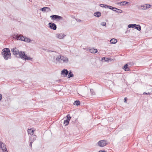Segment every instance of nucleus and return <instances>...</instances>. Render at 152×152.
Returning a JSON list of instances; mask_svg holds the SVG:
<instances>
[{
	"mask_svg": "<svg viewBox=\"0 0 152 152\" xmlns=\"http://www.w3.org/2000/svg\"><path fill=\"white\" fill-rule=\"evenodd\" d=\"M37 138V137L35 135H31L30 136V140L31 142H33L36 140Z\"/></svg>",
	"mask_w": 152,
	"mask_h": 152,
	"instance_id": "nucleus-14",
	"label": "nucleus"
},
{
	"mask_svg": "<svg viewBox=\"0 0 152 152\" xmlns=\"http://www.w3.org/2000/svg\"><path fill=\"white\" fill-rule=\"evenodd\" d=\"M33 142H31H31H30L29 146H30V147L31 148H32V143H33Z\"/></svg>",
	"mask_w": 152,
	"mask_h": 152,
	"instance_id": "nucleus-35",
	"label": "nucleus"
},
{
	"mask_svg": "<svg viewBox=\"0 0 152 152\" xmlns=\"http://www.w3.org/2000/svg\"><path fill=\"white\" fill-rule=\"evenodd\" d=\"M50 18L52 20H63V18L61 16L56 15H53L50 16Z\"/></svg>",
	"mask_w": 152,
	"mask_h": 152,
	"instance_id": "nucleus-4",
	"label": "nucleus"
},
{
	"mask_svg": "<svg viewBox=\"0 0 152 152\" xmlns=\"http://www.w3.org/2000/svg\"><path fill=\"white\" fill-rule=\"evenodd\" d=\"M41 10L43 12H49L51 11V9L49 7H45L41 9Z\"/></svg>",
	"mask_w": 152,
	"mask_h": 152,
	"instance_id": "nucleus-12",
	"label": "nucleus"
},
{
	"mask_svg": "<svg viewBox=\"0 0 152 152\" xmlns=\"http://www.w3.org/2000/svg\"><path fill=\"white\" fill-rule=\"evenodd\" d=\"M49 25V27L51 29L53 30H56L57 28L56 24L53 23H49L48 24Z\"/></svg>",
	"mask_w": 152,
	"mask_h": 152,
	"instance_id": "nucleus-8",
	"label": "nucleus"
},
{
	"mask_svg": "<svg viewBox=\"0 0 152 152\" xmlns=\"http://www.w3.org/2000/svg\"><path fill=\"white\" fill-rule=\"evenodd\" d=\"M106 23L104 22H102L101 23V25L103 26H104L106 25Z\"/></svg>",
	"mask_w": 152,
	"mask_h": 152,
	"instance_id": "nucleus-31",
	"label": "nucleus"
},
{
	"mask_svg": "<svg viewBox=\"0 0 152 152\" xmlns=\"http://www.w3.org/2000/svg\"><path fill=\"white\" fill-rule=\"evenodd\" d=\"M1 54L5 60H7L11 58V53L9 48H6L3 49Z\"/></svg>",
	"mask_w": 152,
	"mask_h": 152,
	"instance_id": "nucleus-1",
	"label": "nucleus"
},
{
	"mask_svg": "<svg viewBox=\"0 0 152 152\" xmlns=\"http://www.w3.org/2000/svg\"><path fill=\"white\" fill-rule=\"evenodd\" d=\"M21 35L17 34L15 36V37L18 40H20V37H21Z\"/></svg>",
	"mask_w": 152,
	"mask_h": 152,
	"instance_id": "nucleus-25",
	"label": "nucleus"
},
{
	"mask_svg": "<svg viewBox=\"0 0 152 152\" xmlns=\"http://www.w3.org/2000/svg\"><path fill=\"white\" fill-rule=\"evenodd\" d=\"M134 28L140 31L141 30V26L139 25H136V26H135Z\"/></svg>",
	"mask_w": 152,
	"mask_h": 152,
	"instance_id": "nucleus-20",
	"label": "nucleus"
},
{
	"mask_svg": "<svg viewBox=\"0 0 152 152\" xmlns=\"http://www.w3.org/2000/svg\"><path fill=\"white\" fill-rule=\"evenodd\" d=\"M145 5V8H143V9L144 10H145L147 8H149L151 7V5L148 4H146Z\"/></svg>",
	"mask_w": 152,
	"mask_h": 152,
	"instance_id": "nucleus-28",
	"label": "nucleus"
},
{
	"mask_svg": "<svg viewBox=\"0 0 152 152\" xmlns=\"http://www.w3.org/2000/svg\"><path fill=\"white\" fill-rule=\"evenodd\" d=\"M56 60L61 63H67L69 61L68 58L64 56L59 55L56 58Z\"/></svg>",
	"mask_w": 152,
	"mask_h": 152,
	"instance_id": "nucleus-3",
	"label": "nucleus"
},
{
	"mask_svg": "<svg viewBox=\"0 0 152 152\" xmlns=\"http://www.w3.org/2000/svg\"><path fill=\"white\" fill-rule=\"evenodd\" d=\"M0 146L3 152H8L4 144L1 142H0Z\"/></svg>",
	"mask_w": 152,
	"mask_h": 152,
	"instance_id": "nucleus-7",
	"label": "nucleus"
},
{
	"mask_svg": "<svg viewBox=\"0 0 152 152\" xmlns=\"http://www.w3.org/2000/svg\"><path fill=\"white\" fill-rule=\"evenodd\" d=\"M69 72L66 69H64L61 72V74L63 75L64 77H66L68 74Z\"/></svg>",
	"mask_w": 152,
	"mask_h": 152,
	"instance_id": "nucleus-13",
	"label": "nucleus"
},
{
	"mask_svg": "<svg viewBox=\"0 0 152 152\" xmlns=\"http://www.w3.org/2000/svg\"><path fill=\"white\" fill-rule=\"evenodd\" d=\"M66 35L63 33L60 34H56V38L59 39H63L65 37Z\"/></svg>",
	"mask_w": 152,
	"mask_h": 152,
	"instance_id": "nucleus-9",
	"label": "nucleus"
},
{
	"mask_svg": "<svg viewBox=\"0 0 152 152\" xmlns=\"http://www.w3.org/2000/svg\"><path fill=\"white\" fill-rule=\"evenodd\" d=\"M147 139L149 144H152V136L148 135L147 137Z\"/></svg>",
	"mask_w": 152,
	"mask_h": 152,
	"instance_id": "nucleus-15",
	"label": "nucleus"
},
{
	"mask_svg": "<svg viewBox=\"0 0 152 152\" xmlns=\"http://www.w3.org/2000/svg\"><path fill=\"white\" fill-rule=\"evenodd\" d=\"M68 75V78H70L71 77H72L74 76L73 74H72V72L71 71H70V72Z\"/></svg>",
	"mask_w": 152,
	"mask_h": 152,
	"instance_id": "nucleus-24",
	"label": "nucleus"
},
{
	"mask_svg": "<svg viewBox=\"0 0 152 152\" xmlns=\"http://www.w3.org/2000/svg\"><path fill=\"white\" fill-rule=\"evenodd\" d=\"M117 42V40L114 38H113L110 40V42L112 44H115Z\"/></svg>",
	"mask_w": 152,
	"mask_h": 152,
	"instance_id": "nucleus-18",
	"label": "nucleus"
},
{
	"mask_svg": "<svg viewBox=\"0 0 152 152\" xmlns=\"http://www.w3.org/2000/svg\"><path fill=\"white\" fill-rule=\"evenodd\" d=\"M11 50L12 52L13 53V54L17 57L20 53V51H19L18 50L15 48L12 49Z\"/></svg>",
	"mask_w": 152,
	"mask_h": 152,
	"instance_id": "nucleus-5",
	"label": "nucleus"
},
{
	"mask_svg": "<svg viewBox=\"0 0 152 152\" xmlns=\"http://www.w3.org/2000/svg\"><path fill=\"white\" fill-rule=\"evenodd\" d=\"M105 6H104V7H105V8H109V6H108L107 5H104Z\"/></svg>",
	"mask_w": 152,
	"mask_h": 152,
	"instance_id": "nucleus-38",
	"label": "nucleus"
},
{
	"mask_svg": "<svg viewBox=\"0 0 152 152\" xmlns=\"http://www.w3.org/2000/svg\"><path fill=\"white\" fill-rule=\"evenodd\" d=\"M31 0H29V1H30Z\"/></svg>",
	"mask_w": 152,
	"mask_h": 152,
	"instance_id": "nucleus-44",
	"label": "nucleus"
},
{
	"mask_svg": "<svg viewBox=\"0 0 152 152\" xmlns=\"http://www.w3.org/2000/svg\"><path fill=\"white\" fill-rule=\"evenodd\" d=\"M74 105H79L80 104V102L79 101H75L74 103Z\"/></svg>",
	"mask_w": 152,
	"mask_h": 152,
	"instance_id": "nucleus-21",
	"label": "nucleus"
},
{
	"mask_svg": "<svg viewBox=\"0 0 152 152\" xmlns=\"http://www.w3.org/2000/svg\"><path fill=\"white\" fill-rule=\"evenodd\" d=\"M90 91H91V94H92V95H94L95 94V93L94 91H93V89H91Z\"/></svg>",
	"mask_w": 152,
	"mask_h": 152,
	"instance_id": "nucleus-30",
	"label": "nucleus"
},
{
	"mask_svg": "<svg viewBox=\"0 0 152 152\" xmlns=\"http://www.w3.org/2000/svg\"><path fill=\"white\" fill-rule=\"evenodd\" d=\"M89 51L91 53H95L97 52V50L96 49L91 48L89 49Z\"/></svg>",
	"mask_w": 152,
	"mask_h": 152,
	"instance_id": "nucleus-16",
	"label": "nucleus"
},
{
	"mask_svg": "<svg viewBox=\"0 0 152 152\" xmlns=\"http://www.w3.org/2000/svg\"><path fill=\"white\" fill-rule=\"evenodd\" d=\"M141 7H145V6H141Z\"/></svg>",
	"mask_w": 152,
	"mask_h": 152,
	"instance_id": "nucleus-43",
	"label": "nucleus"
},
{
	"mask_svg": "<svg viewBox=\"0 0 152 152\" xmlns=\"http://www.w3.org/2000/svg\"><path fill=\"white\" fill-rule=\"evenodd\" d=\"M69 120L70 119H67L66 120H64V124H65V126H66L68 124Z\"/></svg>",
	"mask_w": 152,
	"mask_h": 152,
	"instance_id": "nucleus-22",
	"label": "nucleus"
},
{
	"mask_svg": "<svg viewBox=\"0 0 152 152\" xmlns=\"http://www.w3.org/2000/svg\"><path fill=\"white\" fill-rule=\"evenodd\" d=\"M99 152H105V151H100Z\"/></svg>",
	"mask_w": 152,
	"mask_h": 152,
	"instance_id": "nucleus-42",
	"label": "nucleus"
},
{
	"mask_svg": "<svg viewBox=\"0 0 152 152\" xmlns=\"http://www.w3.org/2000/svg\"><path fill=\"white\" fill-rule=\"evenodd\" d=\"M136 24H129L128 25V27L129 28H134L135 27V26H136Z\"/></svg>",
	"mask_w": 152,
	"mask_h": 152,
	"instance_id": "nucleus-19",
	"label": "nucleus"
},
{
	"mask_svg": "<svg viewBox=\"0 0 152 152\" xmlns=\"http://www.w3.org/2000/svg\"><path fill=\"white\" fill-rule=\"evenodd\" d=\"M127 100V98L126 97H125L124 99V101L125 102H126V101Z\"/></svg>",
	"mask_w": 152,
	"mask_h": 152,
	"instance_id": "nucleus-36",
	"label": "nucleus"
},
{
	"mask_svg": "<svg viewBox=\"0 0 152 152\" xmlns=\"http://www.w3.org/2000/svg\"><path fill=\"white\" fill-rule=\"evenodd\" d=\"M18 58H21L25 60H32L33 58L30 57L28 56L25 55V53L24 51H20V53L17 57Z\"/></svg>",
	"mask_w": 152,
	"mask_h": 152,
	"instance_id": "nucleus-2",
	"label": "nucleus"
},
{
	"mask_svg": "<svg viewBox=\"0 0 152 152\" xmlns=\"http://www.w3.org/2000/svg\"><path fill=\"white\" fill-rule=\"evenodd\" d=\"M128 3V2H126V1L121 2L120 3H122V4L123 5H125L126 4Z\"/></svg>",
	"mask_w": 152,
	"mask_h": 152,
	"instance_id": "nucleus-32",
	"label": "nucleus"
},
{
	"mask_svg": "<svg viewBox=\"0 0 152 152\" xmlns=\"http://www.w3.org/2000/svg\"><path fill=\"white\" fill-rule=\"evenodd\" d=\"M109 8L118 13H121L122 12V10H121L118 9L115 7H113L111 6H109Z\"/></svg>",
	"mask_w": 152,
	"mask_h": 152,
	"instance_id": "nucleus-11",
	"label": "nucleus"
},
{
	"mask_svg": "<svg viewBox=\"0 0 152 152\" xmlns=\"http://www.w3.org/2000/svg\"><path fill=\"white\" fill-rule=\"evenodd\" d=\"M67 119H71V117L70 116V115L69 114H68L66 116Z\"/></svg>",
	"mask_w": 152,
	"mask_h": 152,
	"instance_id": "nucleus-33",
	"label": "nucleus"
},
{
	"mask_svg": "<svg viewBox=\"0 0 152 152\" xmlns=\"http://www.w3.org/2000/svg\"><path fill=\"white\" fill-rule=\"evenodd\" d=\"M25 37H23V36L21 35V37H20V40L24 41L25 39Z\"/></svg>",
	"mask_w": 152,
	"mask_h": 152,
	"instance_id": "nucleus-29",
	"label": "nucleus"
},
{
	"mask_svg": "<svg viewBox=\"0 0 152 152\" xmlns=\"http://www.w3.org/2000/svg\"><path fill=\"white\" fill-rule=\"evenodd\" d=\"M102 60L108 62L109 59L108 58H105V57H103L102 58Z\"/></svg>",
	"mask_w": 152,
	"mask_h": 152,
	"instance_id": "nucleus-27",
	"label": "nucleus"
},
{
	"mask_svg": "<svg viewBox=\"0 0 152 152\" xmlns=\"http://www.w3.org/2000/svg\"><path fill=\"white\" fill-rule=\"evenodd\" d=\"M98 144L100 147H104L107 144L106 141L104 140H100L98 142Z\"/></svg>",
	"mask_w": 152,
	"mask_h": 152,
	"instance_id": "nucleus-6",
	"label": "nucleus"
},
{
	"mask_svg": "<svg viewBox=\"0 0 152 152\" xmlns=\"http://www.w3.org/2000/svg\"><path fill=\"white\" fill-rule=\"evenodd\" d=\"M24 41L27 42H31V40L30 39L25 37V40Z\"/></svg>",
	"mask_w": 152,
	"mask_h": 152,
	"instance_id": "nucleus-26",
	"label": "nucleus"
},
{
	"mask_svg": "<svg viewBox=\"0 0 152 152\" xmlns=\"http://www.w3.org/2000/svg\"><path fill=\"white\" fill-rule=\"evenodd\" d=\"M132 65L130 63L126 64L124 66V67L123 68L125 71H128L129 70V67Z\"/></svg>",
	"mask_w": 152,
	"mask_h": 152,
	"instance_id": "nucleus-10",
	"label": "nucleus"
},
{
	"mask_svg": "<svg viewBox=\"0 0 152 152\" xmlns=\"http://www.w3.org/2000/svg\"><path fill=\"white\" fill-rule=\"evenodd\" d=\"M109 120H111L113 119V118L112 117H109L108 118Z\"/></svg>",
	"mask_w": 152,
	"mask_h": 152,
	"instance_id": "nucleus-40",
	"label": "nucleus"
},
{
	"mask_svg": "<svg viewBox=\"0 0 152 152\" xmlns=\"http://www.w3.org/2000/svg\"><path fill=\"white\" fill-rule=\"evenodd\" d=\"M28 134H30L31 135H33L34 131L31 129H28Z\"/></svg>",
	"mask_w": 152,
	"mask_h": 152,
	"instance_id": "nucleus-23",
	"label": "nucleus"
},
{
	"mask_svg": "<svg viewBox=\"0 0 152 152\" xmlns=\"http://www.w3.org/2000/svg\"><path fill=\"white\" fill-rule=\"evenodd\" d=\"M2 95L1 94H0V101L1 100V98H2Z\"/></svg>",
	"mask_w": 152,
	"mask_h": 152,
	"instance_id": "nucleus-41",
	"label": "nucleus"
},
{
	"mask_svg": "<svg viewBox=\"0 0 152 152\" xmlns=\"http://www.w3.org/2000/svg\"><path fill=\"white\" fill-rule=\"evenodd\" d=\"M151 94V93H149V92H148V93H146V92H144L143 93V94H146V95H150Z\"/></svg>",
	"mask_w": 152,
	"mask_h": 152,
	"instance_id": "nucleus-34",
	"label": "nucleus"
},
{
	"mask_svg": "<svg viewBox=\"0 0 152 152\" xmlns=\"http://www.w3.org/2000/svg\"><path fill=\"white\" fill-rule=\"evenodd\" d=\"M105 6H104V7H105V8H109V6H108L107 5H104Z\"/></svg>",
	"mask_w": 152,
	"mask_h": 152,
	"instance_id": "nucleus-39",
	"label": "nucleus"
},
{
	"mask_svg": "<svg viewBox=\"0 0 152 152\" xmlns=\"http://www.w3.org/2000/svg\"><path fill=\"white\" fill-rule=\"evenodd\" d=\"M101 15V13L99 12H97L94 13V15L95 17H99Z\"/></svg>",
	"mask_w": 152,
	"mask_h": 152,
	"instance_id": "nucleus-17",
	"label": "nucleus"
},
{
	"mask_svg": "<svg viewBox=\"0 0 152 152\" xmlns=\"http://www.w3.org/2000/svg\"><path fill=\"white\" fill-rule=\"evenodd\" d=\"M104 5H105L103 4H102L100 5V6L102 7H104Z\"/></svg>",
	"mask_w": 152,
	"mask_h": 152,
	"instance_id": "nucleus-37",
	"label": "nucleus"
}]
</instances>
